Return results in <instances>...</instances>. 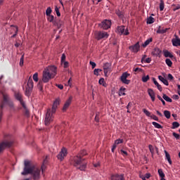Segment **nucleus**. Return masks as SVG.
<instances>
[{
  "instance_id": "1",
  "label": "nucleus",
  "mask_w": 180,
  "mask_h": 180,
  "mask_svg": "<svg viewBox=\"0 0 180 180\" xmlns=\"http://www.w3.org/2000/svg\"><path fill=\"white\" fill-rule=\"evenodd\" d=\"M24 169L21 175H32L34 180L40 179V167L30 164L29 161H25Z\"/></svg>"
},
{
  "instance_id": "2",
  "label": "nucleus",
  "mask_w": 180,
  "mask_h": 180,
  "mask_svg": "<svg viewBox=\"0 0 180 180\" xmlns=\"http://www.w3.org/2000/svg\"><path fill=\"white\" fill-rule=\"evenodd\" d=\"M84 155H86V150H82L78 155L73 157L71 160L72 165L80 171H85L88 162L85 161V158H82Z\"/></svg>"
},
{
  "instance_id": "3",
  "label": "nucleus",
  "mask_w": 180,
  "mask_h": 180,
  "mask_svg": "<svg viewBox=\"0 0 180 180\" xmlns=\"http://www.w3.org/2000/svg\"><path fill=\"white\" fill-rule=\"evenodd\" d=\"M56 75H57V67L51 65L45 68L42 75L44 83L47 84V82H49L51 78H54Z\"/></svg>"
},
{
  "instance_id": "4",
  "label": "nucleus",
  "mask_w": 180,
  "mask_h": 180,
  "mask_svg": "<svg viewBox=\"0 0 180 180\" xmlns=\"http://www.w3.org/2000/svg\"><path fill=\"white\" fill-rule=\"evenodd\" d=\"M58 105H60V98H57L56 100H55L52 106V110L51 109L47 110V112L45 116V121H44L46 126H49V124H50V123L53 122V115L56 113V110H57V108Z\"/></svg>"
},
{
  "instance_id": "5",
  "label": "nucleus",
  "mask_w": 180,
  "mask_h": 180,
  "mask_svg": "<svg viewBox=\"0 0 180 180\" xmlns=\"http://www.w3.org/2000/svg\"><path fill=\"white\" fill-rule=\"evenodd\" d=\"M1 94L3 96V100L1 101V104L0 106L1 110L5 107V105H8L9 106V108H13V106H14L13 102H12V101H11V98L9 97V95H8V94L4 93V92H1Z\"/></svg>"
},
{
  "instance_id": "6",
  "label": "nucleus",
  "mask_w": 180,
  "mask_h": 180,
  "mask_svg": "<svg viewBox=\"0 0 180 180\" xmlns=\"http://www.w3.org/2000/svg\"><path fill=\"white\" fill-rule=\"evenodd\" d=\"M94 37L96 40H106L109 37V34L105 31H96Z\"/></svg>"
},
{
  "instance_id": "7",
  "label": "nucleus",
  "mask_w": 180,
  "mask_h": 180,
  "mask_svg": "<svg viewBox=\"0 0 180 180\" xmlns=\"http://www.w3.org/2000/svg\"><path fill=\"white\" fill-rule=\"evenodd\" d=\"M33 79H32V77H30L27 84V87L25 90V95L26 96H30V94H32V91H33Z\"/></svg>"
},
{
  "instance_id": "8",
  "label": "nucleus",
  "mask_w": 180,
  "mask_h": 180,
  "mask_svg": "<svg viewBox=\"0 0 180 180\" xmlns=\"http://www.w3.org/2000/svg\"><path fill=\"white\" fill-rule=\"evenodd\" d=\"M12 144H13V142L12 141H3L0 143V154L1 153H4V150L5 148H9V147H12Z\"/></svg>"
},
{
  "instance_id": "9",
  "label": "nucleus",
  "mask_w": 180,
  "mask_h": 180,
  "mask_svg": "<svg viewBox=\"0 0 180 180\" xmlns=\"http://www.w3.org/2000/svg\"><path fill=\"white\" fill-rule=\"evenodd\" d=\"M117 33L119 34H124V36H128V34H130V32H129V30L125 28L123 25L118 26L117 27Z\"/></svg>"
},
{
  "instance_id": "10",
  "label": "nucleus",
  "mask_w": 180,
  "mask_h": 180,
  "mask_svg": "<svg viewBox=\"0 0 180 180\" xmlns=\"http://www.w3.org/2000/svg\"><path fill=\"white\" fill-rule=\"evenodd\" d=\"M110 26H112V21L109 20H104L101 24H99V27L104 30H108V29H110Z\"/></svg>"
},
{
  "instance_id": "11",
  "label": "nucleus",
  "mask_w": 180,
  "mask_h": 180,
  "mask_svg": "<svg viewBox=\"0 0 180 180\" xmlns=\"http://www.w3.org/2000/svg\"><path fill=\"white\" fill-rule=\"evenodd\" d=\"M128 77H130V74L127 73V72L122 73L120 77L121 82L125 84L126 85H129V84H130V80L127 79Z\"/></svg>"
},
{
  "instance_id": "12",
  "label": "nucleus",
  "mask_w": 180,
  "mask_h": 180,
  "mask_svg": "<svg viewBox=\"0 0 180 180\" xmlns=\"http://www.w3.org/2000/svg\"><path fill=\"white\" fill-rule=\"evenodd\" d=\"M67 157V148H63L58 155H57L58 160L63 161Z\"/></svg>"
},
{
  "instance_id": "13",
  "label": "nucleus",
  "mask_w": 180,
  "mask_h": 180,
  "mask_svg": "<svg viewBox=\"0 0 180 180\" xmlns=\"http://www.w3.org/2000/svg\"><path fill=\"white\" fill-rule=\"evenodd\" d=\"M111 66L112 65L109 63H106L103 64V68L104 70L105 77L108 76V72H110Z\"/></svg>"
},
{
  "instance_id": "14",
  "label": "nucleus",
  "mask_w": 180,
  "mask_h": 180,
  "mask_svg": "<svg viewBox=\"0 0 180 180\" xmlns=\"http://www.w3.org/2000/svg\"><path fill=\"white\" fill-rule=\"evenodd\" d=\"M129 50H131V51H132L133 53H139V51H140V44H139V42L135 44L134 46H129Z\"/></svg>"
},
{
  "instance_id": "15",
  "label": "nucleus",
  "mask_w": 180,
  "mask_h": 180,
  "mask_svg": "<svg viewBox=\"0 0 180 180\" xmlns=\"http://www.w3.org/2000/svg\"><path fill=\"white\" fill-rule=\"evenodd\" d=\"M15 99H17V101H19L22 108H25V101H23V99L22 98V94L20 93H15Z\"/></svg>"
},
{
  "instance_id": "16",
  "label": "nucleus",
  "mask_w": 180,
  "mask_h": 180,
  "mask_svg": "<svg viewBox=\"0 0 180 180\" xmlns=\"http://www.w3.org/2000/svg\"><path fill=\"white\" fill-rule=\"evenodd\" d=\"M71 102H72V96H70L69 98L65 103L63 108V112H65V110H67V109L70 108V105H71Z\"/></svg>"
},
{
  "instance_id": "17",
  "label": "nucleus",
  "mask_w": 180,
  "mask_h": 180,
  "mask_svg": "<svg viewBox=\"0 0 180 180\" xmlns=\"http://www.w3.org/2000/svg\"><path fill=\"white\" fill-rule=\"evenodd\" d=\"M111 180H124V174H112L111 176Z\"/></svg>"
},
{
  "instance_id": "18",
  "label": "nucleus",
  "mask_w": 180,
  "mask_h": 180,
  "mask_svg": "<svg viewBox=\"0 0 180 180\" xmlns=\"http://www.w3.org/2000/svg\"><path fill=\"white\" fill-rule=\"evenodd\" d=\"M148 94L149 96L150 97V99L153 102L155 101V93L153 90V89H148Z\"/></svg>"
},
{
  "instance_id": "19",
  "label": "nucleus",
  "mask_w": 180,
  "mask_h": 180,
  "mask_svg": "<svg viewBox=\"0 0 180 180\" xmlns=\"http://www.w3.org/2000/svg\"><path fill=\"white\" fill-rule=\"evenodd\" d=\"M161 53L162 51L159 48H155L152 51L153 56H155V57H160Z\"/></svg>"
},
{
  "instance_id": "20",
  "label": "nucleus",
  "mask_w": 180,
  "mask_h": 180,
  "mask_svg": "<svg viewBox=\"0 0 180 180\" xmlns=\"http://www.w3.org/2000/svg\"><path fill=\"white\" fill-rule=\"evenodd\" d=\"M165 160L168 161L169 165H172V160H171V155H169V153L167 150H165Z\"/></svg>"
},
{
  "instance_id": "21",
  "label": "nucleus",
  "mask_w": 180,
  "mask_h": 180,
  "mask_svg": "<svg viewBox=\"0 0 180 180\" xmlns=\"http://www.w3.org/2000/svg\"><path fill=\"white\" fill-rule=\"evenodd\" d=\"M176 37V39L172 40V43L174 47H178V46H180V39L178 37Z\"/></svg>"
},
{
  "instance_id": "22",
  "label": "nucleus",
  "mask_w": 180,
  "mask_h": 180,
  "mask_svg": "<svg viewBox=\"0 0 180 180\" xmlns=\"http://www.w3.org/2000/svg\"><path fill=\"white\" fill-rule=\"evenodd\" d=\"M164 56L166 58H174V55L171 53L168 50L163 51Z\"/></svg>"
},
{
  "instance_id": "23",
  "label": "nucleus",
  "mask_w": 180,
  "mask_h": 180,
  "mask_svg": "<svg viewBox=\"0 0 180 180\" xmlns=\"http://www.w3.org/2000/svg\"><path fill=\"white\" fill-rule=\"evenodd\" d=\"M158 79H160V81H161V82H162L167 86H168V85H169V84L168 83V80L167 79L162 77V76H161V75L158 76Z\"/></svg>"
},
{
  "instance_id": "24",
  "label": "nucleus",
  "mask_w": 180,
  "mask_h": 180,
  "mask_svg": "<svg viewBox=\"0 0 180 180\" xmlns=\"http://www.w3.org/2000/svg\"><path fill=\"white\" fill-rule=\"evenodd\" d=\"M43 76H42V80H39V82L37 84V88L41 91L43 92Z\"/></svg>"
},
{
  "instance_id": "25",
  "label": "nucleus",
  "mask_w": 180,
  "mask_h": 180,
  "mask_svg": "<svg viewBox=\"0 0 180 180\" xmlns=\"http://www.w3.org/2000/svg\"><path fill=\"white\" fill-rule=\"evenodd\" d=\"M153 81L155 85L157 86L158 89L161 92L162 91V87L158 84V82L155 79V77H153Z\"/></svg>"
},
{
  "instance_id": "26",
  "label": "nucleus",
  "mask_w": 180,
  "mask_h": 180,
  "mask_svg": "<svg viewBox=\"0 0 180 180\" xmlns=\"http://www.w3.org/2000/svg\"><path fill=\"white\" fill-rule=\"evenodd\" d=\"M168 28L161 30V27H159V29L156 31V33L158 34H164V33H167Z\"/></svg>"
},
{
  "instance_id": "27",
  "label": "nucleus",
  "mask_w": 180,
  "mask_h": 180,
  "mask_svg": "<svg viewBox=\"0 0 180 180\" xmlns=\"http://www.w3.org/2000/svg\"><path fill=\"white\" fill-rule=\"evenodd\" d=\"M115 13L120 19H123L124 15H123V12L120 11V10H115Z\"/></svg>"
},
{
  "instance_id": "28",
  "label": "nucleus",
  "mask_w": 180,
  "mask_h": 180,
  "mask_svg": "<svg viewBox=\"0 0 180 180\" xmlns=\"http://www.w3.org/2000/svg\"><path fill=\"white\" fill-rule=\"evenodd\" d=\"M153 41V38H149L143 44V47H147L150 43Z\"/></svg>"
},
{
  "instance_id": "29",
  "label": "nucleus",
  "mask_w": 180,
  "mask_h": 180,
  "mask_svg": "<svg viewBox=\"0 0 180 180\" xmlns=\"http://www.w3.org/2000/svg\"><path fill=\"white\" fill-rule=\"evenodd\" d=\"M25 108H24V115L26 116V117H29L30 116V112H29V110H27V108H26V104H25Z\"/></svg>"
},
{
  "instance_id": "30",
  "label": "nucleus",
  "mask_w": 180,
  "mask_h": 180,
  "mask_svg": "<svg viewBox=\"0 0 180 180\" xmlns=\"http://www.w3.org/2000/svg\"><path fill=\"white\" fill-rule=\"evenodd\" d=\"M124 91H126V88L121 87L119 91V95L120 96L126 95V93H124Z\"/></svg>"
},
{
  "instance_id": "31",
  "label": "nucleus",
  "mask_w": 180,
  "mask_h": 180,
  "mask_svg": "<svg viewBox=\"0 0 180 180\" xmlns=\"http://www.w3.org/2000/svg\"><path fill=\"white\" fill-rule=\"evenodd\" d=\"M158 172L159 176L160 178H165V174H164V172L162 171V169H159L158 170Z\"/></svg>"
},
{
  "instance_id": "32",
  "label": "nucleus",
  "mask_w": 180,
  "mask_h": 180,
  "mask_svg": "<svg viewBox=\"0 0 180 180\" xmlns=\"http://www.w3.org/2000/svg\"><path fill=\"white\" fill-rule=\"evenodd\" d=\"M162 98L165 99V101H166V102H172V99L166 94H163Z\"/></svg>"
},
{
  "instance_id": "33",
  "label": "nucleus",
  "mask_w": 180,
  "mask_h": 180,
  "mask_svg": "<svg viewBox=\"0 0 180 180\" xmlns=\"http://www.w3.org/2000/svg\"><path fill=\"white\" fill-rule=\"evenodd\" d=\"M153 126H154L156 129H162V126L161 124H158L156 122H152Z\"/></svg>"
},
{
  "instance_id": "34",
  "label": "nucleus",
  "mask_w": 180,
  "mask_h": 180,
  "mask_svg": "<svg viewBox=\"0 0 180 180\" xmlns=\"http://www.w3.org/2000/svg\"><path fill=\"white\" fill-rule=\"evenodd\" d=\"M164 115L167 119H170L171 118V112L168 110H165L164 111Z\"/></svg>"
},
{
  "instance_id": "35",
  "label": "nucleus",
  "mask_w": 180,
  "mask_h": 180,
  "mask_svg": "<svg viewBox=\"0 0 180 180\" xmlns=\"http://www.w3.org/2000/svg\"><path fill=\"white\" fill-rule=\"evenodd\" d=\"M32 78L35 82H39V73H37V72L34 73L32 76Z\"/></svg>"
},
{
  "instance_id": "36",
  "label": "nucleus",
  "mask_w": 180,
  "mask_h": 180,
  "mask_svg": "<svg viewBox=\"0 0 180 180\" xmlns=\"http://www.w3.org/2000/svg\"><path fill=\"white\" fill-rule=\"evenodd\" d=\"M172 8H173V11L174 12L178 11L179 9H180V5L179 4H172Z\"/></svg>"
},
{
  "instance_id": "37",
  "label": "nucleus",
  "mask_w": 180,
  "mask_h": 180,
  "mask_svg": "<svg viewBox=\"0 0 180 180\" xmlns=\"http://www.w3.org/2000/svg\"><path fill=\"white\" fill-rule=\"evenodd\" d=\"M180 124H179L178 122H172V129H178L179 127Z\"/></svg>"
},
{
  "instance_id": "38",
  "label": "nucleus",
  "mask_w": 180,
  "mask_h": 180,
  "mask_svg": "<svg viewBox=\"0 0 180 180\" xmlns=\"http://www.w3.org/2000/svg\"><path fill=\"white\" fill-rule=\"evenodd\" d=\"M165 63H166L167 65H168V67H172V61L171 60V59L167 58L165 60Z\"/></svg>"
},
{
  "instance_id": "39",
  "label": "nucleus",
  "mask_w": 180,
  "mask_h": 180,
  "mask_svg": "<svg viewBox=\"0 0 180 180\" xmlns=\"http://www.w3.org/2000/svg\"><path fill=\"white\" fill-rule=\"evenodd\" d=\"M46 16H47V20H49V22H54V15H46Z\"/></svg>"
},
{
  "instance_id": "40",
  "label": "nucleus",
  "mask_w": 180,
  "mask_h": 180,
  "mask_svg": "<svg viewBox=\"0 0 180 180\" xmlns=\"http://www.w3.org/2000/svg\"><path fill=\"white\" fill-rule=\"evenodd\" d=\"M51 12H53V10H51V7H48L46 11V16H50V15H51Z\"/></svg>"
},
{
  "instance_id": "41",
  "label": "nucleus",
  "mask_w": 180,
  "mask_h": 180,
  "mask_svg": "<svg viewBox=\"0 0 180 180\" xmlns=\"http://www.w3.org/2000/svg\"><path fill=\"white\" fill-rule=\"evenodd\" d=\"M98 84H100V85H103V86H106V83L105 82V79L103 78H101L99 79Z\"/></svg>"
},
{
  "instance_id": "42",
  "label": "nucleus",
  "mask_w": 180,
  "mask_h": 180,
  "mask_svg": "<svg viewBox=\"0 0 180 180\" xmlns=\"http://www.w3.org/2000/svg\"><path fill=\"white\" fill-rule=\"evenodd\" d=\"M143 113H145V115H146V116H148V117H151V112H150V111L147 110L146 108L143 109Z\"/></svg>"
},
{
  "instance_id": "43",
  "label": "nucleus",
  "mask_w": 180,
  "mask_h": 180,
  "mask_svg": "<svg viewBox=\"0 0 180 180\" xmlns=\"http://www.w3.org/2000/svg\"><path fill=\"white\" fill-rule=\"evenodd\" d=\"M154 22V18L150 16L147 20V24L148 25H152V23Z\"/></svg>"
},
{
  "instance_id": "44",
  "label": "nucleus",
  "mask_w": 180,
  "mask_h": 180,
  "mask_svg": "<svg viewBox=\"0 0 180 180\" xmlns=\"http://www.w3.org/2000/svg\"><path fill=\"white\" fill-rule=\"evenodd\" d=\"M164 8H165L164 1H163V0H160V11H164Z\"/></svg>"
},
{
  "instance_id": "45",
  "label": "nucleus",
  "mask_w": 180,
  "mask_h": 180,
  "mask_svg": "<svg viewBox=\"0 0 180 180\" xmlns=\"http://www.w3.org/2000/svg\"><path fill=\"white\" fill-rule=\"evenodd\" d=\"M53 25H55V26H57L58 28L60 29V27L63 26V21H59V22H53Z\"/></svg>"
},
{
  "instance_id": "46",
  "label": "nucleus",
  "mask_w": 180,
  "mask_h": 180,
  "mask_svg": "<svg viewBox=\"0 0 180 180\" xmlns=\"http://www.w3.org/2000/svg\"><path fill=\"white\" fill-rule=\"evenodd\" d=\"M148 148H149L152 155H154V147L153 146V145H149Z\"/></svg>"
},
{
  "instance_id": "47",
  "label": "nucleus",
  "mask_w": 180,
  "mask_h": 180,
  "mask_svg": "<svg viewBox=\"0 0 180 180\" xmlns=\"http://www.w3.org/2000/svg\"><path fill=\"white\" fill-rule=\"evenodd\" d=\"M148 79H150V76H148V75L142 77L143 82H147V81H148Z\"/></svg>"
},
{
  "instance_id": "48",
  "label": "nucleus",
  "mask_w": 180,
  "mask_h": 180,
  "mask_svg": "<svg viewBox=\"0 0 180 180\" xmlns=\"http://www.w3.org/2000/svg\"><path fill=\"white\" fill-rule=\"evenodd\" d=\"M122 143H123V139H117V140L115 141V143H114V144H115V146H117V145H119V144H122Z\"/></svg>"
},
{
  "instance_id": "49",
  "label": "nucleus",
  "mask_w": 180,
  "mask_h": 180,
  "mask_svg": "<svg viewBox=\"0 0 180 180\" xmlns=\"http://www.w3.org/2000/svg\"><path fill=\"white\" fill-rule=\"evenodd\" d=\"M120 153L122 155H123V157H127V155H129L127 152L126 150H124L123 149L120 150Z\"/></svg>"
},
{
  "instance_id": "50",
  "label": "nucleus",
  "mask_w": 180,
  "mask_h": 180,
  "mask_svg": "<svg viewBox=\"0 0 180 180\" xmlns=\"http://www.w3.org/2000/svg\"><path fill=\"white\" fill-rule=\"evenodd\" d=\"M102 70L101 69H95L94 71V75H99V72H101Z\"/></svg>"
},
{
  "instance_id": "51",
  "label": "nucleus",
  "mask_w": 180,
  "mask_h": 180,
  "mask_svg": "<svg viewBox=\"0 0 180 180\" xmlns=\"http://www.w3.org/2000/svg\"><path fill=\"white\" fill-rule=\"evenodd\" d=\"M25 56L22 55L20 59V66L23 67V61H24Z\"/></svg>"
},
{
  "instance_id": "52",
  "label": "nucleus",
  "mask_w": 180,
  "mask_h": 180,
  "mask_svg": "<svg viewBox=\"0 0 180 180\" xmlns=\"http://www.w3.org/2000/svg\"><path fill=\"white\" fill-rule=\"evenodd\" d=\"M55 11L56 13L57 16L60 17L61 16V13H60V10L58 9V7H55Z\"/></svg>"
},
{
  "instance_id": "53",
  "label": "nucleus",
  "mask_w": 180,
  "mask_h": 180,
  "mask_svg": "<svg viewBox=\"0 0 180 180\" xmlns=\"http://www.w3.org/2000/svg\"><path fill=\"white\" fill-rule=\"evenodd\" d=\"M45 164H47V160L46 159H45L44 160V164L41 167V169L42 172H44V165Z\"/></svg>"
},
{
  "instance_id": "54",
  "label": "nucleus",
  "mask_w": 180,
  "mask_h": 180,
  "mask_svg": "<svg viewBox=\"0 0 180 180\" xmlns=\"http://www.w3.org/2000/svg\"><path fill=\"white\" fill-rule=\"evenodd\" d=\"M150 119H153V120H155L156 122H158V117H157L155 115H150Z\"/></svg>"
},
{
  "instance_id": "55",
  "label": "nucleus",
  "mask_w": 180,
  "mask_h": 180,
  "mask_svg": "<svg viewBox=\"0 0 180 180\" xmlns=\"http://www.w3.org/2000/svg\"><path fill=\"white\" fill-rule=\"evenodd\" d=\"M134 72H141V71H143V69L140 68H134Z\"/></svg>"
},
{
  "instance_id": "56",
  "label": "nucleus",
  "mask_w": 180,
  "mask_h": 180,
  "mask_svg": "<svg viewBox=\"0 0 180 180\" xmlns=\"http://www.w3.org/2000/svg\"><path fill=\"white\" fill-rule=\"evenodd\" d=\"M89 64H90V65H91L93 70H94V68H95V67H96V63H95V62L90 61Z\"/></svg>"
},
{
  "instance_id": "57",
  "label": "nucleus",
  "mask_w": 180,
  "mask_h": 180,
  "mask_svg": "<svg viewBox=\"0 0 180 180\" xmlns=\"http://www.w3.org/2000/svg\"><path fill=\"white\" fill-rule=\"evenodd\" d=\"M62 64H63V65H64V68H68V62H67V61H63V63H62Z\"/></svg>"
},
{
  "instance_id": "58",
  "label": "nucleus",
  "mask_w": 180,
  "mask_h": 180,
  "mask_svg": "<svg viewBox=\"0 0 180 180\" xmlns=\"http://www.w3.org/2000/svg\"><path fill=\"white\" fill-rule=\"evenodd\" d=\"M95 122H99V113H96L95 117Z\"/></svg>"
},
{
  "instance_id": "59",
  "label": "nucleus",
  "mask_w": 180,
  "mask_h": 180,
  "mask_svg": "<svg viewBox=\"0 0 180 180\" xmlns=\"http://www.w3.org/2000/svg\"><path fill=\"white\" fill-rule=\"evenodd\" d=\"M65 61V53H63L61 56V63H64Z\"/></svg>"
},
{
  "instance_id": "60",
  "label": "nucleus",
  "mask_w": 180,
  "mask_h": 180,
  "mask_svg": "<svg viewBox=\"0 0 180 180\" xmlns=\"http://www.w3.org/2000/svg\"><path fill=\"white\" fill-rule=\"evenodd\" d=\"M172 99H175V101H178V99H179V96L174 94L172 96Z\"/></svg>"
},
{
  "instance_id": "61",
  "label": "nucleus",
  "mask_w": 180,
  "mask_h": 180,
  "mask_svg": "<svg viewBox=\"0 0 180 180\" xmlns=\"http://www.w3.org/2000/svg\"><path fill=\"white\" fill-rule=\"evenodd\" d=\"M173 136H174V137H175V139H176V140L179 139V134H178L175 132H173Z\"/></svg>"
},
{
  "instance_id": "62",
  "label": "nucleus",
  "mask_w": 180,
  "mask_h": 180,
  "mask_svg": "<svg viewBox=\"0 0 180 180\" xmlns=\"http://www.w3.org/2000/svg\"><path fill=\"white\" fill-rule=\"evenodd\" d=\"M144 63H147V64H150L151 63V58H147L145 60Z\"/></svg>"
},
{
  "instance_id": "63",
  "label": "nucleus",
  "mask_w": 180,
  "mask_h": 180,
  "mask_svg": "<svg viewBox=\"0 0 180 180\" xmlns=\"http://www.w3.org/2000/svg\"><path fill=\"white\" fill-rule=\"evenodd\" d=\"M168 79H169L170 81H172V79H174V76H172V75L169 74L167 76Z\"/></svg>"
},
{
  "instance_id": "64",
  "label": "nucleus",
  "mask_w": 180,
  "mask_h": 180,
  "mask_svg": "<svg viewBox=\"0 0 180 180\" xmlns=\"http://www.w3.org/2000/svg\"><path fill=\"white\" fill-rule=\"evenodd\" d=\"M150 176H151V174L150 173H147L145 175V178H146V179H148Z\"/></svg>"
}]
</instances>
